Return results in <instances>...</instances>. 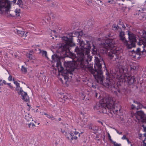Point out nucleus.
Wrapping results in <instances>:
<instances>
[{
  "label": "nucleus",
  "instance_id": "62",
  "mask_svg": "<svg viewBox=\"0 0 146 146\" xmlns=\"http://www.w3.org/2000/svg\"><path fill=\"white\" fill-rule=\"evenodd\" d=\"M78 133V132L77 131H75L74 132V134L75 135H77Z\"/></svg>",
  "mask_w": 146,
  "mask_h": 146
},
{
  "label": "nucleus",
  "instance_id": "15",
  "mask_svg": "<svg viewBox=\"0 0 146 146\" xmlns=\"http://www.w3.org/2000/svg\"><path fill=\"white\" fill-rule=\"evenodd\" d=\"M86 55L87 58H86V56H85V57L84 58V60L85 59L86 60L87 59V61L88 62L86 64H85V63L84 62H83V63L81 64L80 66V67L82 68H85L86 67L87 65H88V64H89V61L90 62L92 60V58L90 56L89 57V56H88V55Z\"/></svg>",
  "mask_w": 146,
  "mask_h": 146
},
{
  "label": "nucleus",
  "instance_id": "23",
  "mask_svg": "<svg viewBox=\"0 0 146 146\" xmlns=\"http://www.w3.org/2000/svg\"><path fill=\"white\" fill-rule=\"evenodd\" d=\"M25 118L26 120H27V121H29L28 120V118L31 119L32 118L30 115H29V113H25Z\"/></svg>",
  "mask_w": 146,
  "mask_h": 146
},
{
  "label": "nucleus",
  "instance_id": "59",
  "mask_svg": "<svg viewBox=\"0 0 146 146\" xmlns=\"http://www.w3.org/2000/svg\"><path fill=\"white\" fill-rule=\"evenodd\" d=\"M20 86V84L19 83H18L16 84V87H19Z\"/></svg>",
  "mask_w": 146,
  "mask_h": 146
},
{
  "label": "nucleus",
  "instance_id": "5",
  "mask_svg": "<svg viewBox=\"0 0 146 146\" xmlns=\"http://www.w3.org/2000/svg\"><path fill=\"white\" fill-rule=\"evenodd\" d=\"M74 52H76L77 57L78 58V64L79 66L81 64L84 62L86 64L88 63L87 59L84 60V58L87 55V54L85 53V51L83 50V48H79L78 46L76 47L74 49Z\"/></svg>",
  "mask_w": 146,
  "mask_h": 146
},
{
  "label": "nucleus",
  "instance_id": "32",
  "mask_svg": "<svg viewBox=\"0 0 146 146\" xmlns=\"http://www.w3.org/2000/svg\"><path fill=\"white\" fill-rule=\"evenodd\" d=\"M21 89H22V88L20 86L19 87H16L15 88L16 90L17 91H19V92L21 90Z\"/></svg>",
  "mask_w": 146,
  "mask_h": 146
},
{
  "label": "nucleus",
  "instance_id": "35",
  "mask_svg": "<svg viewBox=\"0 0 146 146\" xmlns=\"http://www.w3.org/2000/svg\"><path fill=\"white\" fill-rule=\"evenodd\" d=\"M15 12L16 13V15L17 16H19L20 15V12L18 11V10H15Z\"/></svg>",
  "mask_w": 146,
  "mask_h": 146
},
{
  "label": "nucleus",
  "instance_id": "20",
  "mask_svg": "<svg viewBox=\"0 0 146 146\" xmlns=\"http://www.w3.org/2000/svg\"><path fill=\"white\" fill-rule=\"evenodd\" d=\"M112 28L114 31H117L119 29H121L120 27L118 26V25H116L115 24H113L112 26Z\"/></svg>",
  "mask_w": 146,
  "mask_h": 146
},
{
  "label": "nucleus",
  "instance_id": "64",
  "mask_svg": "<svg viewBox=\"0 0 146 146\" xmlns=\"http://www.w3.org/2000/svg\"><path fill=\"white\" fill-rule=\"evenodd\" d=\"M28 33H24V36H25L26 37L27 36V34Z\"/></svg>",
  "mask_w": 146,
  "mask_h": 146
},
{
  "label": "nucleus",
  "instance_id": "30",
  "mask_svg": "<svg viewBox=\"0 0 146 146\" xmlns=\"http://www.w3.org/2000/svg\"><path fill=\"white\" fill-rule=\"evenodd\" d=\"M141 103L139 102V103L137 104V107L136 110H139V109H141Z\"/></svg>",
  "mask_w": 146,
  "mask_h": 146
},
{
  "label": "nucleus",
  "instance_id": "40",
  "mask_svg": "<svg viewBox=\"0 0 146 146\" xmlns=\"http://www.w3.org/2000/svg\"><path fill=\"white\" fill-rule=\"evenodd\" d=\"M12 76L11 75H10L9 77L8 78V79L9 81H11L12 80Z\"/></svg>",
  "mask_w": 146,
  "mask_h": 146
},
{
  "label": "nucleus",
  "instance_id": "47",
  "mask_svg": "<svg viewBox=\"0 0 146 146\" xmlns=\"http://www.w3.org/2000/svg\"><path fill=\"white\" fill-rule=\"evenodd\" d=\"M40 48H35V51H38L39 52L40 51Z\"/></svg>",
  "mask_w": 146,
  "mask_h": 146
},
{
  "label": "nucleus",
  "instance_id": "11",
  "mask_svg": "<svg viewBox=\"0 0 146 146\" xmlns=\"http://www.w3.org/2000/svg\"><path fill=\"white\" fill-rule=\"evenodd\" d=\"M137 44L139 46H141L143 45L142 48H143V52L145 51L146 53V36H144L140 38L139 39Z\"/></svg>",
  "mask_w": 146,
  "mask_h": 146
},
{
  "label": "nucleus",
  "instance_id": "49",
  "mask_svg": "<svg viewBox=\"0 0 146 146\" xmlns=\"http://www.w3.org/2000/svg\"><path fill=\"white\" fill-rule=\"evenodd\" d=\"M13 82H14V84H15L16 85V84H17V83H18V82L17 81H15V80H14V78L13 79Z\"/></svg>",
  "mask_w": 146,
  "mask_h": 146
},
{
  "label": "nucleus",
  "instance_id": "1",
  "mask_svg": "<svg viewBox=\"0 0 146 146\" xmlns=\"http://www.w3.org/2000/svg\"><path fill=\"white\" fill-rule=\"evenodd\" d=\"M94 69L93 68V64H88L85 68L91 72L98 83L110 89L114 88L115 80L119 78L122 75H124V78L122 80V84L128 86L129 85L133 84L136 81L134 76H131L130 74L126 73V68H117L114 70H107L106 68V78L103 76L102 65L103 64L104 67L106 68L105 63L100 55L98 54L95 57Z\"/></svg>",
  "mask_w": 146,
  "mask_h": 146
},
{
  "label": "nucleus",
  "instance_id": "8",
  "mask_svg": "<svg viewBox=\"0 0 146 146\" xmlns=\"http://www.w3.org/2000/svg\"><path fill=\"white\" fill-rule=\"evenodd\" d=\"M136 118L139 121L144 122L146 121V114L141 110L137 111L135 113Z\"/></svg>",
  "mask_w": 146,
  "mask_h": 146
},
{
  "label": "nucleus",
  "instance_id": "36",
  "mask_svg": "<svg viewBox=\"0 0 146 146\" xmlns=\"http://www.w3.org/2000/svg\"><path fill=\"white\" fill-rule=\"evenodd\" d=\"M114 0H111V1H110L109 0L108 1H107V2H106V3H109L110 4H112L113 2H114Z\"/></svg>",
  "mask_w": 146,
  "mask_h": 146
},
{
  "label": "nucleus",
  "instance_id": "22",
  "mask_svg": "<svg viewBox=\"0 0 146 146\" xmlns=\"http://www.w3.org/2000/svg\"><path fill=\"white\" fill-rule=\"evenodd\" d=\"M131 69L134 70L136 69H138V67L136 64H133L132 65H130Z\"/></svg>",
  "mask_w": 146,
  "mask_h": 146
},
{
  "label": "nucleus",
  "instance_id": "12",
  "mask_svg": "<svg viewBox=\"0 0 146 146\" xmlns=\"http://www.w3.org/2000/svg\"><path fill=\"white\" fill-rule=\"evenodd\" d=\"M106 102V103H104L107 105L106 108H109L111 107L110 106H112L114 104V101L113 100L112 97L110 96L105 98V102Z\"/></svg>",
  "mask_w": 146,
  "mask_h": 146
},
{
  "label": "nucleus",
  "instance_id": "24",
  "mask_svg": "<svg viewBox=\"0 0 146 146\" xmlns=\"http://www.w3.org/2000/svg\"><path fill=\"white\" fill-rule=\"evenodd\" d=\"M49 117H48V118L52 120H54L56 121H57V119L55 118L54 116L52 114H50V115L48 116Z\"/></svg>",
  "mask_w": 146,
  "mask_h": 146
},
{
  "label": "nucleus",
  "instance_id": "9",
  "mask_svg": "<svg viewBox=\"0 0 146 146\" xmlns=\"http://www.w3.org/2000/svg\"><path fill=\"white\" fill-rule=\"evenodd\" d=\"M109 108H107L108 110V113H110L111 114L112 113L116 114H118L120 113V110L121 109V106L118 105H115L114 104L112 106H110Z\"/></svg>",
  "mask_w": 146,
  "mask_h": 146
},
{
  "label": "nucleus",
  "instance_id": "13",
  "mask_svg": "<svg viewBox=\"0 0 146 146\" xmlns=\"http://www.w3.org/2000/svg\"><path fill=\"white\" fill-rule=\"evenodd\" d=\"M19 95H21L22 96V99L26 102H27L29 101V97L27 95V92H24L23 89H21V90L18 92Z\"/></svg>",
  "mask_w": 146,
  "mask_h": 146
},
{
  "label": "nucleus",
  "instance_id": "33",
  "mask_svg": "<svg viewBox=\"0 0 146 146\" xmlns=\"http://www.w3.org/2000/svg\"><path fill=\"white\" fill-rule=\"evenodd\" d=\"M75 37H78L79 36V32L78 31L75 32L74 34Z\"/></svg>",
  "mask_w": 146,
  "mask_h": 146
},
{
  "label": "nucleus",
  "instance_id": "51",
  "mask_svg": "<svg viewBox=\"0 0 146 146\" xmlns=\"http://www.w3.org/2000/svg\"><path fill=\"white\" fill-rule=\"evenodd\" d=\"M68 133L67 132L65 133V136L66 137L67 139H69V137L68 135Z\"/></svg>",
  "mask_w": 146,
  "mask_h": 146
},
{
  "label": "nucleus",
  "instance_id": "21",
  "mask_svg": "<svg viewBox=\"0 0 146 146\" xmlns=\"http://www.w3.org/2000/svg\"><path fill=\"white\" fill-rule=\"evenodd\" d=\"M16 30L15 32H17V33L19 35V36H24L25 33V32L24 31H21L17 29H16Z\"/></svg>",
  "mask_w": 146,
  "mask_h": 146
},
{
  "label": "nucleus",
  "instance_id": "19",
  "mask_svg": "<svg viewBox=\"0 0 146 146\" xmlns=\"http://www.w3.org/2000/svg\"><path fill=\"white\" fill-rule=\"evenodd\" d=\"M38 54H41L42 56H45L47 59H48L47 56V52L46 51L41 50H40L39 52H38Z\"/></svg>",
  "mask_w": 146,
  "mask_h": 146
},
{
  "label": "nucleus",
  "instance_id": "29",
  "mask_svg": "<svg viewBox=\"0 0 146 146\" xmlns=\"http://www.w3.org/2000/svg\"><path fill=\"white\" fill-rule=\"evenodd\" d=\"M26 56L27 57L29 58L30 60H32L33 59V55H31L29 54H27Z\"/></svg>",
  "mask_w": 146,
  "mask_h": 146
},
{
  "label": "nucleus",
  "instance_id": "55",
  "mask_svg": "<svg viewBox=\"0 0 146 146\" xmlns=\"http://www.w3.org/2000/svg\"><path fill=\"white\" fill-rule=\"evenodd\" d=\"M121 25H122V28H124V29H125V25L123 24V23L121 24Z\"/></svg>",
  "mask_w": 146,
  "mask_h": 146
},
{
  "label": "nucleus",
  "instance_id": "3",
  "mask_svg": "<svg viewBox=\"0 0 146 146\" xmlns=\"http://www.w3.org/2000/svg\"><path fill=\"white\" fill-rule=\"evenodd\" d=\"M58 61L56 63V67L58 68L59 74L61 75L64 79L66 80V82L68 80L72 78L73 75L72 72L74 71L75 68V65L71 61L64 62V65L66 68L65 70H64V68L62 66V62L64 60V59L61 58L59 59L57 58Z\"/></svg>",
  "mask_w": 146,
  "mask_h": 146
},
{
  "label": "nucleus",
  "instance_id": "16",
  "mask_svg": "<svg viewBox=\"0 0 146 146\" xmlns=\"http://www.w3.org/2000/svg\"><path fill=\"white\" fill-rule=\"evenodd\" d=\"M125 32L121 30L119 31V35L120 40H121L122 41H123L125 39H126L125 37Z\"/></svg>",
  "mask_w": 146,
  "mask_h": 146
},
{
  "label": "nucleus",
  "instance_id": "31",
  "mask_svg": "<svg viewBox=\"0 0 146 146\" xmlns=\"http://www.w3.org/2000/svg\"><path fill=\"white\" fill-rule=\"evenodd\" d=\"M23 1L22 0H18L17 4L19 5L20 7H21V5Z\"/></svg>",
  "mask_w": 146,
  "mask_h": 146
},
{
  "label": "nucleus",
  "instance_id": "60",
  "mask_svg": "<svg viewBox=\"0 0 146 146\" xmlns=\"http://www.w3.org/2000/svg\"><path fill=\"white\" fill-rule=\"evenodd\" d=\"M108 138L110 139H111V137L109 133H108Z\"/></svg>",
  "mask_w": 146,
  "mask_h": 146
},
{
  "label": "nucleus",
  "instance_id": "6",
  "mask_svg": "<svg viewBox=\"0 0 146 146\" xmlns=\"http://www.w3.org/2000/svg\"><path fill=\"white\" fill-rule=\"evenodd\" d=\"M79 42L81 48H83V50L85 51V53L87 54V55L89 54L91 49V45L90 43L91 41L86 40V43H85L82 39L80 38L79 39Z\"/></svg>",
  "mask_w": 146,
  "mask_h": 146
},
{
  "label": "nucleus",
  "instance_id": "10",
  "mask_svg": "<svg viewBox=\"0 0 146 146\" xmlns=\"http://www.w3.org/2000/svg\"><path fill=\"white\" fill-rule=\"evenodd\" d=\"M127 32H128V39L129 40V42H131V44L133 45L132 47H135L136 46L135 42H137L135 36L133 33L129 30Z\"/></svg>",
  "mask_w": 146,
  "mask_h": 146
},
{
  "label": "nucleus",
  "instance_id": "52",
  "mask_svg": "<svg viewBox=\"0 0 146 146\" xmlns=\"http://www.w3.org/2000/svg\"><path fill=\"white\" fill-rule=\"evenodd\" d=\"M33 50H31L30 51L29 53V54H30L31 55H33L32 54H33Z\"/></svg>",
  "mask_w": 146,
  "mask_h": 146
},
{
  "label": "nucleus",
  "instance_id": "57",
  "mask_svg": "<svg viewBox=\"0 0 146 146\" xmlns=\"http://www.w3.org/2000/svg\"><path fill=\"white\" fill-rule=\"evenodd\" d=\"M92 127H92L90 125H89L88 128L90 129H92Z\"/></svg>",
  "mask_w": 146,
  "mask_h": 146
},
{
  "label": "nucleus",
  "instance_id": "58",
  "mask_svg": "<svg viewBox=\"0 0 146 146\" xmlns=\"http://www.w3.org/2000/svg\"><path fill=\"white\" fill-rule=\"evenodd\" d=\"M121 84L119 82V83H117V86L118 88H119V86H121Z\"/></svg>",
  "mask_w": 146,
  "mask_h": 146
},
{
  "label": "nucleus",
  "instance_id": "56",
  "mask_svg": "<svg viewBox=\"0 0 146 146\" xmlns=\"http://www.w3.org/2000/svg\"><path fill=\"white\" fill-rule=\"evenodd\" d=\"M126 140L127 142V143L128 144H130V143H131V141H129V139L127 138V139H126Z\"/></svg>",
  "mask_w": 146,
  "mask_h": 146
},
{
  "label": "nucleus",
  "instance_id": "45",
  "mask_svg": "<svg viewBox=\"0 0 146 146\" xmlns=\"http://www.w3.org/2000/svg\"><path fill=\"white\" fill-rule=\"evenodd\" d=\"M142 127H143L144 129L143 131H146V127L144 125H143Z\"/></svg>",
  "mask_w": 146,
  "mask_h": 146
},
{
  "label": "nucleus",
  "instance_id": "43",
  "mask_svg": "<svg viewBox=\"0 0 146 146\" xmlns=\"http://www.w3.org/2000/svg\"><path fill=\"white\" fill-rule=\"evenodd\" d=\"M133 102L134 103L137 104L139 102H138L137 101H135V100H133Z\"/></svg>",
  "mask_w": 146,
  "mask_h": 146
},
{
  "label": "nucleus",
  "instance_id": "42",
  "mask_svg": "<svg viewBox=\"0 0 146 146\" xmlns=\"http://www.w3.org/2000/svg\"><path fill=\"white\" fill-rule=\"evenodd\" d=\"M127 138L125 135H123V137L121 138V139L123 140L127 139Z\"/></svg>",
  "mask_w": 146,
  "mask_h": 146
},
{
  "label": "nucleus",
  "instance_id": "44",
  "mask_svg": "<svg viewBox=\"0 0 146 146\" xmlns=\"http://www.w3.org/2000/svg\"><path fill=\"white\" fill-rule=\"evenodd\" d=\"M102 137L103 138V139L104 140V141H105V133H104Z\"/></svg>",
  "mask_w": 146,
  "mask_h": 146
},
{
  "label": "nucleus",
  "instance_id": "41",
  "mask_svg": "<svg viewBox=\"0 0 146 146\" xmlns=\"http://www.w3.org/2000/svg\"><path fill=\"white\" fill-rule=\"evenodd\" d=\"M77 139V137L75 136L74 137H72L71 138V140H73L74 139L76 140Z\"/></svg>",
  "mask_w": 146,
  "mask_h": 146
},
{
  "label": "nucleus",
  "instance_id": "54",
  "mask_svg": "<svg viewBox=\"0 0 146 146\" xmlns=\"http://www.w3.org/2000/svg\"><path fill=\"white\" fill-rule=\"evenodd\" d=\"M44 115L46 116V117L48 118V117H49L48 115H50V114H48L47 113H44Z\"/></svg>",
  "mask_w": 146,
  "mask_h": 146
},
{
  "label": "nucleus",
  "instance_id": "38",
  "mask_svg": "<svg viewBox=\"0 0 146 146\" xmlns=\"http://www.w3.org/2000/svg\"><path fill=\"white\" fill-rule=\"evenodd\" d=\"M7 84L9 85V88H10L11 89H13V87L12 86H11V83H7Z\"/></svg>",
  "mask_w": 146,
  "mask_h": 146
},
{
  "label": "nucleus",
  "instance_id": "46",
  "mask_svg": "<svg viewBox=\"0 0 146 146\" xmlns=\"http://www.w3.org/2000/svg\"><path fill=\"white\" fill-rule=\"evenodd\" d=\"M121 19H119L118 23L119 25H121L123 23L122 22H121Z\"/></svg>",
  "mask_w": 146,
  "mask_h": 146
},
{
  "label": "nucleus",
  "instance_id": "14",
  "mask_svg": "<svg viewBox=\"0 0 146 146\" xmlns=\"http://www.w3.org/2000/svg\"><path fill=\"white\" fill-rule=\"evenodd\" d=\"M143 50L141 52V49L139 48H138L135 51V55H133V57L135 58H136L137 56H140L142 54H144V53L145 52V51L143 52Z\"/></svg>",
  "mask_w": 146,
  "mask_h": 146
},
{
  "label": "nucleus",
  "instance_id": "37",
  "mask_svg": "<svg viewBox=\"0 0 146 146\" xmlns=\"http://www.w3.org/2000/svg\"><path fill=\"white\" fill-rule=\"evenodd\" d=\"M79 36H82L83 35V33L82 31H81L79 32Z\"/></svg>",
  "mask_w": 146,
  "mask_h": 146
},
{
  "label": "nucleus",
  "instance_id": "27",
  "mask_svg": "<svg viewBox=\"0 0 146 146\" xmlns=\"http://www.w3.org/2000/svg\"><path fill=\"white\" fill-rule=\"evenodd\" d=\"M136 108L137 107H136V106L133 104L131 105L130 107V110H134L135 109L136 110Z\"/></svg>",
  "mask_w": 146,
  "mask_h": 146
},
{
  "label": "nucleus",
  "instance_id": "4",
  "mask_svg": "<svg viewBox=\"0 0 146 146\" xmlns=\"http://www.w3.org/2000/svg\"><path fill=\"white\" fill-rule=\"evenodd\" d=\"M115 42L112 39H108L106 40L105 43L103 45V47L105 48L111 50L108 53V56L110 59L114 58L115 60L116 59H119V52L118 50H112V48L115 46Z\"/></svg>",
  "mask_w": 146,
  "mask_h": 146
},
{
  "label": "nucleus",
  "instance_id": "61",
  "mask_svg": "<svg viewBox=\"0 0 146 146\" xmlns=\"http://www.w3.org/2000/svg\"><path fill=\"white\" fill-rule=\"evenodd\" d=\"M51 31L52 32L54 33V34H55L56 33V31L55 30H51Z\"/></svg>",
  "mask_w": 146,
  "mask_h": 146
},
{
  "label": "nucleus",
  "instance_id": "2",
  "mask_svg": "<svg viewBox=\"0 0 146 146\" xmlns=\"http://www.w3.org/2000/svg\"><path fill=\"white\" fill-rule=\"evenodd\" d=\"M73 33H70L68 34L66 36H63L61 37L62 41L64 42L61 43L60 46H59L58 49V51L60 53H62L63 56H61L55 54L52 56V62H57L58 60L57 58L60 59L63 58L64 60L62 62L64 61V58L66 57H69L72 58H74L76 57V54L70 52V50L71 48L74 47L76 44L73 41Z\"/></svg>",
  "mask_w": 146,
  "mask_h": 146
},
{
  "label": "nucleus",
  "instance_id": "50",
  "mask_svg": "<svg viewBox=\"0 0 146 146\" xmlns=\"http://www.w3.org/2000/svg\"><path fill=\"white\" fill-rule=\"evenodd\" d=\"M109 140H110V141L113 144H114V143H116V142L115 141H113L111 138Z\"/></svg>",
  "mask_w": 146,
  "mask_h": 146
},
{
  "label": "nucleus",
  "instance_id": "39",
  "mask_svg": "<svg viewBox=\"0 0 146 146\" xmlns=\"http://www.w3.org/2000/svg\"><path fill=\"white\" fill-rule=\"evenodd\" d=\"M114 146H121V144H118L117 143H114L113 144Z\"/></svg>",
  "mask_w": 146,
  "mask_h": 146
},
{
  "label": "nucleus",
  "instance_id": "28",
  "mask_svg": "<svg viewBox=\"0 0 146 146\" xmlns=\"http://www.w3.org/2000/svg\"><path fill=\"white\" fill-rule=\"evenodd\" d=\"M98 127L96 126H93L92 130L95 132H97L98 130Z\"/></svg>",
  "mask_w": 146,
  "mask_h": 146
},
{
  "label": "nucleus",
  "instance_id": "18",
  "mask_svg": "<svg viewBox=\"0 0 146 146\" xmlns=\"http://www.w3.org/2000/svg\"><path fill=\"white\" fill-rule=\"evenodd\" d=\"M124 43L126 46H127V48L128 49H131L133 47H132V44H131V42H130V44H129L128 43V41L127 40H126V39L123 41H122Z\"/></svg>",
  "mask_w": 146,
  "mask_h": 146
},
{
  "label": "nucleus",
  "instance_id": "48",
  "mask_svg": "<svg viewBox=\"0 0 146 146\" xmlns=\"http://www.w3.org/2000/svg\"><path fill=\"white\" fill-rule=\"evenodd\" d=\"M68 134L70 135V137H73V136H74V134L73 133H68Z\"/></svg>",
  "mask_w": 146,
  "mask_h": 146
},
{
  "label": "nucleus",
  "instance_id": "53",
  "mask_svg": "<svg viewBox=\"0 0 146 146\" xmlns=\"http://www.w3.org/2000/svg\"><path fill=\"white\" fill-rule=\"evenodd\" d=\"M116 131L117 133H118L119 134L121 135L122 133V132H119L117 130H116Z\"/></svg>",
  "mask_w": 146,
  "mask_h": 146
},
{
  "label": "nucleus",
  "instance_id": "26",
  "mask_svg": "<svg viewBox=\"0 0 146 146\" xmlns=\"http://www.w3.org/2000/svg\"><path fill=\"white\" fill-rule=\"evenodd\" d=\"M44 72H40V74H37V76L38 78H40V77H44L45 76V75H44Z\"/></svg>",
  "mask_w": 146,
  "mask_h": 146
},
{
  "label": "nucleus",
  "instance_id": "7",
  "mask_svg": "<svg viewBox=\"0 0 146 146\" xmlns=\"http://www.w3.org/2000/svg\"><path fill=\"white\" fill-rule=\"evenodd\" d=\"M106 104L104 102H100L96 103L93 106V109L94 110H100L101 112L104 113H108V109L106 108Z\"/></svg>",
  "mask_w": 146,
  "mask_h": 146
},
{
  "label": "nucleus",
  "instance_id": "63",
  "mask_svg": "<svg viewBox=\"0 0 146 146\" xmlns=\"http://www.w3.org/2000/svg\"><path fill=\"white\" fill-rule=\"evenodd\" d=\"M135 50H133L132 51V52H132V54H133V55H134V54H135Z\"/></svg>",
  "mask_w": 146,
  "mask_h": 146
},
{
  "label": "nucleus",
  "instance_id": "17",
  "mask_svg": "<svg viewBox=\"0 0 146 146\" xmlns=\"http://www.w3.org/2000/svg\"><path fill=\"white\" fill-rule=\"evenodd\" d=\"M92 45L93 46V48L92 49V53L93 54L96 55L98 54L97 47L93 43H92Z\"/></svg>",
  "mask_w": 146,
  "mask_h": 146
},
{
  "label": "nucleus",
  "instance_id": "34",
  "mask_svg": "<svg viewBox=\"0 0 146 146\" xmlns=\"http://www.w3.org/2000/svg\"><path fill=\"white\" fill-rule=\"evenodd\" d=\"M62 100H64V101H66V100H68V97L66 96L63 95V97L62 98Z\"/></svg>",
  "mask_w": 146,
  "mask_h": 146
},
{
  "label": "nucleus",
  "instance_id": "25",
  "mask_svg": "<svg viewBox=\"0 0 146 146\" xmlns=\"http://www.w3.org/2000/svg\"><path fill=\"white\" fill-rule=\"evenodd\" d=\"M21 70L22 72H24L25 73L27 72V68H25L23 66L21 67Z\"/></svg>",
  "mask_w": 146,
  "mask_h": 146
}]
</instances>
